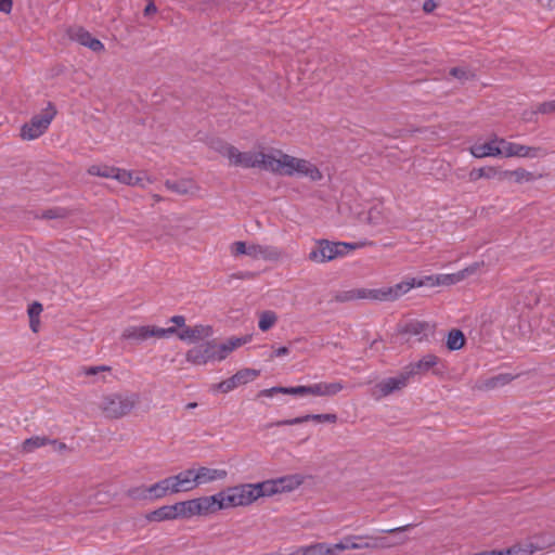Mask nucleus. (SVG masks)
I'll return each instance as SVG.
<instances>
[{
    "mask_svg": "<svg viewBox=\"0 0 555 555\" xmlns=\"http://www.w3.org/2000/svg\"><path fill=\"white\" fill-rule=\"evenodd\" d=\"M197 406V403L196 402H190L185 405L186 409L191 410V409H195Z\"/></svg>",
    "mask_w": 555,
    "mask_h": 555,
    "instance_id": "obj_60",
    "label": "nucleus"
},
{
    "mask_svg": "<svg viewBox=\"0 0 555 555\" xmlns=\"http://www.w3.org/2000/svg\"><path fill=\"white\" fill-rule=\"evenodd\" d=\"M56 115L54 105L49 102L48 106L38 115L31 117L21 129V137L24 140H35L42 135L49 128Z\"/></svg>",
    "mask_w": 555,
    "mask_h": 555,
    "instance_id": "obj_5",
    "label": "nucleus"
},
{
    "mask_svg": "<svg viewBox=\"0 0 555 555\" xmlns=\"http://www.w3.org/2000/svg\"><path fill=\"white\" fill-rule=\"evenodd\" d=\"M296 175H298L300 177H306L310 181H313V182H317V181H320L323 179V175L320 171V169L314 164H312L311 162L304 159V158L301 159V162L298 166Z\"/></svg>",
    "mask_w": 555,
    "mask_h": 555,
    "instance_id": "obj_27",
    "label": "nucleus"
},
{
    "mask_svg": "<svg viewBox=\"0 0 555 555\" xmlns=\"http://www.w3.org/2000/svg\"><path fill=\"white\" fill-rule=\"evenodd\" d=\"M177 332L176 327H157L151 325L143 326H129L124 330L121 338L127 340L144 341L149 338H166L173 335Z\"/></svg>",
    "mask_w": 555,
    "mask_h": 555,
    "instance_id": "obj_7",
    "label": "nucleus"
},
{
    "mask_svg": "<svg viewBox=\"0 0 555 555\" xmlns=\"http://www.w3.org/2000/svg\"><path fill=\"white\" fill-rule=\"evenodd\" d=\"M12 10V0H0V11L10 13Z\"/></svg>",
    "mask_w": 555,
    "mask_h": 555,
    "instance_id": "obj_52",
    "label": "nucleus"
},
{
    "mask_svg": "<svg viewBox=\"0 0 555 555\" xmlns=\"http://www.w3.org/2000/svg\"><path fill=\"white\" fill-rule=\"evenodd\" d=\"M513 379H514V376L508 373L499 374V375H495L493 377H490V378L483 380L481 384L478 385V388L482 389V390H491V389H495L500 386L507 385Z\"/></svg>",
    "mask_w": 555,
    "mask_h": 555,
    "instance_id": "obj_30",
    "label": "nucleus"
},
{
    "mask_svg": "<svg viewBox=\"0 0 555 555\" xmlns=\"http://www.w3.org/2000/svg\"><path fill=\"white\" fill-rule=\"evenodd\" d=\"M304 482L301 475H287L276 479L262 481V488L266 496H271L282 492H289L298 488Z\"/></svg>",
    "mask_w": 555,
    "mask_h": 555,
    "instance_id": "obj_12",
    "label": "nucleus"
},
{
    "mask_svg": "<svg viewBox=\"0 0 555 555\" xmlns=\"http://www.w3.org/2000/svg\"><path fill=\"white\" fill-rule=\"evenodd\" d=\"M117 170H118V168L114 167V166L92 165L88 168L87 171L91 176L116 179Z\"/></svg>",
    "mask_w": 555,
    "mask_h": 555,
    "instance_id": "obj_34",
    "label": "nucleus"
},
{
    "mask_svg": "<svg viewBox=\"0 0 555 555\" xmlns=\"http://www.w3.org/2000/svg\"><path fill=\"white\" fill-rule=\"evenodd\" d=\"M500 139L501 138L494 137V139L489 142L475 144L469 149V151L476 158L501 156L502 146L500 145Z\"/></svg>",
    "mask_w": 555,
    "mask_h": 555,
    "instance_id": "obj_20",
    "label": "nucleus"
},
{
    "mask_svg": "<svg viewBox=\"0 0 555 555\" xmlns=\"http://www.w3.org/2000/svg\"><path fill=\"white\" fill-rule=\"evenodd\" d=\"M59 448H60V449H65V448H66V446H65V443H62V442H61V443H59Z\"/></svg>",
    "mask_w": 555,
    "mask_h": 555,
    "instance_id": "obj_62",
    "label": "nucleus"
},
{
    "mask_svg": "<svg viewBox=\"0 0 555 555\" xmlns=\"http://www.w3.org/2000/svg\"><path fill=\"white\" fill-rule=\"evenodd\" d=\"M502 146V155L505 157H529L534 158L539 156L540 147H531L514 142H508L505 139H500Z\"/></svg>",
    "mask_w": 555,
    "mask_h": 555,
    "instance_id": "obj_16",
    "label": "nucleus"
},
{
    "mask_svg": "<svg viewBox=\"0 0 555 555\" xmlns=\"http://www.w3.org/2000/svg\"><path fill=\"white\" fill-rule=\"evenodd\" d=\"M288 352H289V350L287 347H279L278 349L274 350V356L282 357V356H286Z\"/></svg>",
    "mask_w": 555,
    "mask_h": 555,
    "instance_id": "obj_59",
    "label": "nucleus"
},
{
    "mask_svg": "<svg viewBox=\"0 0 555 555\" xmlns=\"http://www.w3.org/2000/svg\"><path fill=\"white\" fill-rule=\"evenodd\" d=\"M356 299H370L373 300V288H352L348 291L335 292L333 301L348 302Z\"/></svg>",
    "mask_w": 555,
    "mask_h": 555,
    "instance_id": "obj_24",
    "label": "nucleus"
},
{
    "mask_svg": "<svg viewBox=\"0 0 555 555\" xmlns=\"http://www.w3.org/2000/svg\"><path fill=\"white\" fill-rule=\"evenodd\" d=\"M232 278H236V279H254L255 278V273L254 272H249V271L238 272V273L233 274Z\"/></svg>",
    "mask_w": 555,
    "mask_h": 555,
    "instance_id": "obj_57",
    "label": "nucleus"
},
{
    "mask_svg": "<svg viewBox=\"0 0 555 555\" xmlns=\"http://www.w3.org/2000/svg\"><path fill=\"white\" fill-rule=\"evenodd\" d=\"M284 395L306 396L307 386L284 387Z\"/></svg>",
    "mask_w": 555,
    "mask_h": 555,
    "instance_id": "obj_49",
    "label": "nucleus"
},
{
    "mask_svg": "<svg viewBox=\"0 0 555 555\" xmlns=\"http://www.w3.org/2000/svg\"><path fill=\"white\" fill-rule=\"evenodd\" d=\"M171 481L169 478H164L158 482L149 486L147 491L150 492V500H157L166 496L168 493H172Z\"/></svg>",
    "mask_w": 555,
    "mask_h": 555,
    "instance_id": "obj_29",
    "label": "nucleus"
},
{
    "mask_svg": "<svg viewBox=\"0 0 555 555\" xmlns=\"http://www.w3.org/2000/svg\"><path fill=\"white\" fill-rule=\"evenodd\" d=\"M365 540H369L370 548H372V550L389 548V547H392L397 544H401L404 542V540H402L400 542H391L386 537H371V535H365Z\"/></svg>",
    "mask_w": 555,
    "mask_h": 555,
    "instance_id": "obj_38",
    "label": "nucleus"
},
{
    "mask_svg": "<svg viewBox=\"0 0 555 555\" xmlns=\"http://www.w3.org/2000/svg\"><path fill=\"white\" fill-rule=\"evenodd\" d=\"M362 548H370L369 540H365V535H349L332 546L324 543L313 545L314 555H336L338 551Z\"/></svg>",
    "mask_w": 555,
    "mask_h": 555,
    "instance_id": "obj_8",
    "label": "nucleus"
},
{
    "mask_svg": "<svg viewBox=\"0 0 555 555\" xmlns=\"http://www.w3.org/2000/svg\"><path fill=\"white\" fill-rule=\"evenodd\" d=\"M479 264L478 263H475L462 271H460L459 273L456 274H441V275H438L435 280L433 276H426L425 279H423L425 281V285L426 284H430V285H451V284H454V283H457L460 282L461 280H463L465 276L474 273L477 269H478Z\"/></svg>",
    "mask_w": 555,
    "mask_h": 555,
    "instance_id": "obj_18",
    "label": "nucleus"
},
{
    "mask_svg": "<svg viewBox=\"0 0 555 555\" xmlns=\"http://www.w3.org/2000/svg\"><path fill=\"white\" fill-rule=\"evenodd\" d=\"M500 172L494 167H481V168H475L469 172V180L470 181H477L481 178L491 179L496 176L500 177Z\"/></svg>",
    "mask_w": 555,
    "mask_h": 555,
    "instance_id": "obj_37",
    "label": "nucleus"
},
{
    "mask_svg": "<svg viewBox=\"0 0 555 555\" xmlns=\"http://www.w3.org/2000/svg\"><path fill=\"white\" fill-rule=\"evenodd\" d=\"M410 379V376L403 367L396 376L385 378L377 383L372 390V396L375 397V399H380L396 391H400L408 386Z\"/></svg>",
    "mask_w": 555,
    "mask_h": 555,
    "instance_id": "obj_9",
    "label": "nucleus"
},
{
    "mask_svg": "<svg viewBox=\"0 0 555 555\" xmlns=\"http://www.w3.org/2000/svg\"><path fill=\"white\" fill-rule=\"evenodd\" d=\"M340 247H350L353 248L352 245L347 243H331L326 240H321L318 242V245L309 253V260L314 262H326L331 261L341 255L344 251Z\"/></svg>",
    "mask_w": 555,
    "mask_h": 555,
    "instance_id": "obj_10",
    "label": "nucleus"
},
{
    "mask_svg": "<svg viewBox=\"0 0 555 555\" xmlns=\"http://www.w3.org/2000/svg\"><path fill=\"white\" fill-rule=\"evenodd\" d=\"M243 344L241 338L230 339L228 343L218 345V349L220 352L219 361L225 359L230 352H232L235 348L240 347Z\"/></svg>",
    "mask_w": 555,
    "mask_h": 555,
    "instance_id": "obj_42",
    "label": "nucleus"
},
{
    "mask_svg": "<svg viewBox=\"0 0 555 555\" xmlns=\"http://www.w3.org/2000/svg\"><path fill=\"white\" fill-rule=\"evenodd\" d=\"M175 334H177L181 340L196 341L209 337L212 334V328L209 325L199 324L193 327L185 326Z\"/></svg>",
    "mask_w": 555,
    "mask_h": 555,
    "instance_id": "obj_22",
    "label": "nucleus"
},
{
    "mask_svg": "<svg viewBox=\"0 0 555 555\" xmlns=\"http://www.w3.org/2000/svg\"><path fill=\"white\" fill-rule=\"evenodd\" d=\"M112 367L108 365L82 366L79 371L80 375L94 377L93 382H105V377L101 376L102 373H111Z\"/></svg>",
    "mask_w": 555,
    "mask_h": 555,
    "instance_id": "obj_32",
    "label": "nucleus"
},
{
    "mask_svg": "<svg viewBox=\"0 0 555 555\" xmlns=\"http://www.w3.org/2000/svg\"><path fill=\"white\" fill-rule=\"evenodd\" d=\"M116 180L127 185H138L142 179L140 177H133L131 171L118 168Z\"/></svg>",
    "mask_w": 555,
    "mask_h": 555,
    "instance_id": "obj_41",
    "label": "nucleus"
},
{
    "mask_svg": "<svg viewBox=\"0 0 555 555\" xmlns=\"http://www.w3.org/2000/svg\"><path fill=\"white\" fill-rule=\"evenodd\" d=\"M177 518V508L175 504L162 506L146 515V519L149 521H164Z\"/></svg>",
    "mask_w": 555,
    "mask_h": 555,
    "instance_id": "obj_28",
    "label": "nucleus"
},
{
    "mask_svg": "<svg viewBox=\"0 0 555 555\" xmlns=\"http://www.w3.org/2000/svg\"><path fill=\"white\" fill-rule=\"evenodd\" d=\"M434 327L425 321H411L405 324L404 333L409 335H423V337H427L429 333H433Z\"/></svg>",
    "mask_w": 555,
    "mask_h": 555,
    "instance_id": "obj_31",
    "label": "nucleus"
},
{
    "mask_svg": "<svg viewBox=\"0 0 555 555\" xmlns=\"http://www.w3.org/2000/svg\"><path fill=\"white\" fill-rule=\"evenodd\" d=\"M227 476L228 472L225 469L210 468L206 466H201L195 469V480L197 487L216 480H223L227 478Z\"/></svg>",
    "mask_w": 555,
    "mask_h": 555,
    "instance_id": "obj_23",
    "label": "nucleus"
},
{
    "mask_svg": "<svg viewBox=\"0 0 555 555\" xmlns=\"http://www.w3.org/2000/svg\"><path fill=\"white\" fill-rule=\"evenodd\" d=\"M170 322L175 323L179 327H185V318L183 315H173Z\"/></svg>",
    "mask_w": 555,
    "mask_h": 555,
    "instance_id": "obj_54",
    "label": "nucleus"
},
{
    "mask_svg": "<svg viewBox=\"0 0 555 555\" xmlns=\"http://www.w3.org/2000/svg\"><path fill=\"white\" fill-rule=\"evenodd\" d=\"M233 256L246 255L253 259H263L268 261H278L282 258L283 253L280 248L270 245L249 244L237 241L230 246Z\"/></svg>",
    "mask_w": 555,
    "mask_h": 555,
    "instance_id": "obj_4",
    "label": "nucleus"
},
{
    "mask_svg": "<svg viewBox=\"0 0 555 555\" xmlns=\"http://www.w3.org/2000/svg\"><path fill=\"white\" fill-rule=\"evenodd\" d=\"M436 8V3L434 0H426L424 2V5H423V10L426 12V13H430L435 10Z\"/></svg>",
    "mask_w": 555,
    "mask_h": 555,
    "instance_id": "obj_56",
    "label": "nucleus"
},
{
    "mask_svg": "<svg viewBox=\"0 0 555 555\" xmlns=\"http://www.w3.org/2000/svg\"><path fill=\"white\" fill-rule=\"evenodd\" d=\"M149 487L139 486L133 487L127 490V496L132 500H150V492L147 491Z\"/></svg>",
    "mask_w": 555,
    "mask_h": 555,
    "instance_id": "obj_43",
    "label": "nucleus"
},
{
    "mask_svg": "<svg viewBox=\"0 0 555 555\" xmlns=\"http://www.w3.org/2000/svg\"><path fill=\"white\" fill-rule=\"evenodd\" d=\"M29 326L33 332L37 333L39 331V326H40L39 318L29 319Z\"/></svg>",
    "mask_w": 555,
    "mask_h": 555,
    "instance_id": "obj_58",
    "label": "nucleus"
},
{
    "mask_svg": "<svg viewBox=\"0 0 555 555\" xmlns=\"http://www.w3.org/2000/svg\"><path fill=\"white\" fill-rule=\"evenodd\" d=\"M279 157L272 155L269 163V171L283 176H295L302 158L291 156L283 152H279Z\"/></svg>",
    "mask_w": 555,
    "mask_h": 555,
    "instance_id": "obj_13",
    "label": "nucleus"
},
{
    "mask_svg": "<svg viewBox=\"0 0 555 555\" xmlns=\"http://www.w3.org/2000/svg\"><path fill=\"white\" fill-rule=\"evenodd\" d=\"M533 176L531 172L524 168H517L515 170H505L500 172V180L514 179L517 183L532 180Z\"/></svg>",
    "mask_w": 555,
    "mask_h": 555,
    "instance_id": "obj_33",
    "label": "nucleus"
},
{
    "mask_svg": "<svg viewBox=\"0 0 555 555\" xmlns=\"http://www.w3.org/2000/svg\"><path fill=\"white\" fill-rule=\"evenodd\" d=\"M537 113L540 114H552L555 113V99L539 104Z\"/></svg>",
    "mask_w": 555,
    "mask_h": 555,
    "instance_id": "obj_46",
    "label": "nucleus"
},
{
    "mask_svg": "<svg viewBox=\"0 0 555 555\" xmlns=\"http://www.w3.org/2000/svg\"><path fill=\"white\" fill-rule=\"evenodd\" d=\"M278 321L275 312L267 310L261 312L258 326L262 332L270 330Z\"/></svg>",
    "mask_w": 555,
    "mask_h": 555,
    "instance_id": "obj_40",
    "label": "nucleus"
},
{
    "mask_svg": "<svg viewBox=\"0 0 555 555\" xmlns=\"http://www.w3.org/2000/svg\"><path fill=\"white\" fill-rule=\"evenodd\" d=\"M221 499L220 505L223 509L247 506L254 503L259 498L266 496L262 483H243L229 487L223 491L218 492Z\"/></svg>",
    "mask_w": 555,
    "mask_h": 555,
    "instance_id": "obj_2",
    "label": "nucleus"
},
{
    "mask_svg": "<svg viewBox=\"0 0 555 555\" xmlns=\"http://www.w3.org/2000/svg\"><path fill=\"white\" fill-rule=\"evenodd\" d=\"M154 199H155L156 202H159V201L162 199V197H160L159 195H154Z\"/></svg>",
    "mask_w": 555,
    "mask_h": 555,
    "instance_id": "obj_61",
    "label": "nucleus"
},
{
    "mask_svg": "<svg viewBox=\"0 0 555 555\" xmlns=\"http://www.w3.org/2000/svg\"><path fill=\"white\" fill-rule=\"evenodd\" d=\"M48 443H57L56 440H50L46 437H39V436H35V437H31V438H28L26 439L24 442H23V451L26 452V453H29V452H33L34 450L38 449V448H41Z\"/></svg>",
    "mask_w": 555,
    "mask_h": 555,
    "instance_id": "obj_35",
    "label": "nucleus"
},
{
    "mask_svg": "<svg viewBox=\"0 0 555 555\" xmlns=\"http://www.w3.org/2000/svg\"><path fill=\"white\" fill-rule=\"evenodd\" d=\"M259 375V371L253 369H243L236 372L230 378L220 382L217 385V389L222 392H229L240 385H245L250 380H254Z\"/></svg>",
    "mask_w": 555,
    "mask_h": 555,
    "instance_id": "obj_14",
    "label": "nucleus"
},
{
    "mask_svg": "<svg viewBox=\"0 0 555 555\" xmlns=\"http://www.w3.org/2000/svg\"><path fill=\"white\" fill-rule=\"evenodd\" d=\"M439 362V358L435 354L428 353L424 356L421 360L416 362H412L404 366L406 374L412 378L418 374H425L429 370L434 369Z\"/></svg>",
    "mask_w": 555,
    "mask_h": 555,
    "instance_id": "obj_21",
    "label": "nucleus"
},
{
    "mask_svg": "<svg viewBox=\"0 0 555 555\" xmlns=\"http://www.w3.org/2000/svg\"><path fill=\"white\" fill-rule=\"evenodd\" d=\"M156 12H157V8H156L155 3L153 1H150L144 9V15L147 16V15L154 14Z\"/></svg>",
    "mask_w": 555,
    "mask_h": 555,
    "instance_id": "obj_55",
    "label": "nucleus"
},
{
    "mask_svg": "<svg viewBox=\"0 0 555 555\" xmlns=\"http://www.w3.org/2000/svg\"><path fill=\"white\" fill-rule=\"evenodd\" d=\"M276 393H284V387L278 386L269 389H263L259 392V397H273Z\"/></svg>",
    "mask_w": 555,
    "mask_h": 555,
    "instance_id": "obj_51",
    "label": "nucleus"
},
{
    "mask_svg": "<svg viewBox=\"0 0 555 555\" xmlns=\"http://www.w3.org/2000/svg\"><path fill=\"white\" fill-rule=\"evenodd\" d=\"M425 281L423 279L416 280L412 278L410 280L397 283L393 286H387L382 288H373V300L375 301H395L401 296L406 294L410 289L417 286H424Z\"/></svg>",
    "mask_w": 555,
    "mask_h": 555,
    "instance_id": "obj_6",
    "label": "nucleus"
},
{
    "mask_svg": "<svg viewBox=\"0 0 555 555\" xmlns=\"http://www.w3.org/2000/svg\"><path fill=\"white\" fill-rule=\"evenodd\" d=\"M165 186L178 195L193 194L197 190L196 184L191 179L167 180Z\"/></svg>",
    "mask_w": 555,
    "mask_h": 555,
    "instance_id": "obj_26",
    "label": "nucleus"
},
{
    "mask_svg": "<svg viewBox=\"0 0 555 555\" xmlns=\"http://www.w3.org/2000/svg\"><path fill=\"white\" fill-rule=\"evenodd\" d=\"M195 504V513L198 516L214 514L220 509H223L220 505L221 499L218 493L210 496H202L192 499Z\"/></svg>",
    "mask_w": 555,
    "mask_h": 555,
    "instance_id": "obj_19",
    "label": "nucleus"
},
{
    "mask_svg": "<svg viewBox=\"0 0 555 555\" xmlns=\"http://www.w3.org/2000/svg\"><path fill=\"white\" fill-rule=\"evenodd\" d=\"M68 37L92 50L93 52L104 51V44L96 38L92 37V35L80 26L69 27L67 30Z\"/></svg>",
    "mask_w": 555,
    "mask_h": 555,
    "instance_id": "obj_15",
    "label": "nucleus"
},
{
    "mask_svg": "<svg viewBox=\"0 0 555 555\" xmlns=\"http://www.w3.org/2000/svg\"><path fill=\"white\" fill-rule=\"evenodd\" d=\"M307 395L323 397V383L308 385Z\"/></svg>",
    "mask_w": 555,
    "mask_h": 555,
    "instance_id": "obj_50",
    "label": "nucleus"
},
{
    "mask_svg": "<svg viewBox=\"0 0 555 555\" xmlns=\"http://www.w3.org/2000/svg\"><path fill=\"white\" fill-rule=\"evenodd\" d=\"M175 506L177 508L178 518H190L192 516H196L195 504L192 500L178 502Z\"/></svg>",
    "mask_w": 555,
    "mask_h": 555,
    "instance_id": "obj_39",
    "label": "nucleus"
},
{
    "mask_svg": "<svg viewBox=\"0 0 555 555\" xmlns=\"http://www.w3.org/2000/svg\"><path fill=\"white\" fill-rule=\"evenodd\" d=\"M309 421L336 423L337 415L336 414H331V413H327V414H307V415L298 416V417H295V418H292V420L279 421L276 423H274L273 425L274 426L299 425V424H302V423H306V422H309Z\"/></svg>",
    "mask_w": 555,
    "mask_h": 555,
    "instance_id": "obj_25",
    "label": "nucleus"
},
{
    "mask_svg": "<svg viewBox=\"0 0 555 555\" xmlns=\"http://www.w3.org/2000/svg\"><path fill=\"white\" fill-rule=\"evenodd\" d=\"M138 402L137 393H109L102 398L100 409L107 418L117 420L129 414Z\"/></svg>",
    "mask_w": 555,
    "mask_h": 555,
    "instance_id": "obj_3",
    "label": "nucleus"
},
{
    "mask_svg": "<svg viewBox=\"0 0 555 555\" xmlns=\"http://www.w3.org/2000/svg\"><path fill=\"white\" fill-rule=\"evenodd\" d=\"M412 527H413V525L409 524V525H405V526H402V527H397V528H392V529L382 530V532H385V533L403 532V531L409 530Z\"/></svg>",
    "mask_w": 555,
    "mask_h": 555,
    "instance_id": "obj_53",
    "label": "nucleus"
},
{
    "mask_svg": "<svg viewBox=\"0 0 555 555\" xmlns=\"http://www.w3.org/2000/svg\"><path fill=\"white\" fill-rule=\"evenodd\" d=\"M219 357L220 352L215 341L199 344L188 350L185 354L186 361L194 365H203L215 360L219 361Z\"/></svg>",
    "mask_w": 555,
    "mask_h": 555,
    "instance_id": "obj_11",
    "label": "nucleus"
},
{
    "mask_svg": "<svg viewBox=\"0 0 555 555\" xmlns=\"http://www.w3.org/2000/svg\"><path fill=\"white\" fill-rule=\"evenodd\" d=\"M450 75L460 79V80H467L472 75L469 72L465 70L464 68H461V67H453L451 70H450Z\"/></svg>",
    "mask_w": 555,
    "mask_h": 555,
    "instance_id": "obj_47",
    "label": "nucleus"
},
{
    "mask_svg": "<svg viewBox=\"0 0 555 555\" xmlns=\"http://www.w3.org/2000/svg\"><path fill=\"white\" fill-rule=\"evenodd\" d=\"M215 149L224 157H227L232 166L243 168H261L269 171V163L271 154L262 152H241L234 145L227 142L218 141Z\"/></svg>",
    "mask_w": 555,
    "mask_h": 555,
    "instance_id": "obj_1",
    "label": "nucleus"
},
{
    "mask_svg": "<svg viewBox=\"0 0 555 555\" xmlns=\"http://www.w3.org/2000/svg\"><path fill=\"white\" fill-rule=\"evenodd\" d=\"M345 388L343 382L323 383V397H333Z\"/></svg>",
    "mask_w": 555,
    "mask_h": 555,
    "instance_id": "obj_44",
    "label": "nucleus"
},
{
    "mask_svg": "<svg viewBox=\"0 0 555 555\" xmlns=\"http://www.w3.org/2000/svg\"><path fill=\"white\" fill-rule=\"evenodd\" d=\"M42 310H43V308H42V305L40 302H38V301L33 302L28 307V317H29V319L39 318L40 313L42 312Z\"/></svg>",
    "mask_w": 555,
    "mask_h": 555,
    "instance_id": "obj_48",
    "label": "nucleus"
},
{
    "mask_svg": "<svg viewBox=\"0 0 555 555\" xmlns=\"http://www.w3.org/2000/svg\"><path fill=\"white\" fill-rule=\"evenodd\" d=\"M465 344V336L460 330H451L447 338V347L451 351L461 349Z\"/></svg>",
    "mask_w": 555,
    "mask_h": 555,
    "instance_id": "obj_36",
    "label": "nucleus"
},
{
    "mask_svg": "<svg viewBox=\"0 0 555 555\" xmlns=\"http://www.w3.org/2000/svg\"><path fill=\"white\" fill-rule=\"evenodd\" d=\"M168 478L171 481L172 493L186 492L197 488L194 468L185 469Z\"/></svg>",
    "mask_w": 555,
    "mask_h": 555,
    "instance_id": "obj_17",
    "label": "nucleus"
},
{
    "mask_svg": "<svg viewBox=\"0 0 555 555\" xmlns=\"http://www.w3.org/2000/svg\"><path fill=\"white\" fill-rule=\"evenodd\" d=\"M67 217V210L64 208H53L48 209L42 212V218L44 219H56V218H65Z\"/></svg>",
    "mask_w": 555,
    "mask_h": 555,
    "instance_id": "obj_45",
    "label": "nucleus"
}]
</instances>
